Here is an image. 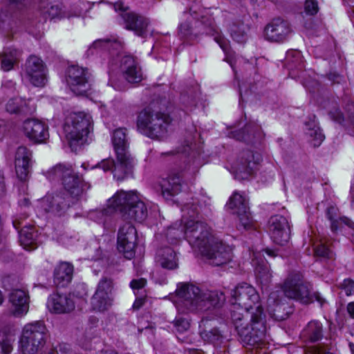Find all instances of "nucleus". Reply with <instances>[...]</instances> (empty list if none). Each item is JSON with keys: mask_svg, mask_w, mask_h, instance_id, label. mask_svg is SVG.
<instances>
[{"mask_svg": "<svg viewBox=\"0 0 354 354\" xmlns=\"http://www.w3.org/2000/svg\"><path fill=\"white\" fill-rule=\"evenodd\" d=\"M286 61L290 65V67L301 69L304 67V63L300 51L290 50L287 53Z\"/></svg>", "mask_w": 354, "mask_h": 354, "instance_id": "obj_45", "label": "nucleus"}, {"mask_svg": "<svg viewBox=\"0 0 354 354\" xmlns=\"http://www.w3.org/2000/svg\"><path fill=\"white\" fill-rule=\"evenodd\" d=\"M19 59V52L17 50H6L1 57V68L4 71H10Z\"/></svg>", "mask_w": 354, "mask_h": 354, "instance_id": "obj_42", "label": "nucleus"}, {"mask_svg": "<svg viewBox=\"0 0 354 354\" xmlns=\"http://www.w3.org/2000/svg\"><path fill=\"white\" fill-rule=\"evenodd\" d=\"M229 208L233 214H236L239 220V227L248 230L252 225V217L249 211L247 200L243 195L234 192L228 203Z\"/></svg>", "mask_w": 354, "mask_h": 354, "instance_id": "obj_20", "label": "nucleus"}, {"mask_svg": "<svg viewBox=\"0 0 354 354\" xmlns=\"http://www.w3.org/2000/svg\"><path fill=\"white\" fill-rule=\"evenodd\" d=\"M199 22L204 27L205 34L215 35L218 33L214 21L211 17L202 16Z\"/></svg>", "mask_w": 354, "mask_h": 354, "instance_id": "obj_49", "label": "nucleus"}, {"mask_svg": "<svg viewBox=\"0 0 354 354\" xmlns=\"http://www.w3.org/2000/svg\"><path fill=\"white\" fill-rule=\"evenodd\" d=\"M58 353L60 352L61 354H69L71 351V347L67 344H60L58 346Z\"/></svg>", "mask_w": 354, "mask_h": 354, "instance_id": "obj_60", "label": "nucleus"}, {"mask_svg": "<svg viewBox=\"0 0 354 354\" xmlns=\"http://www.w3.org/2000/svg\"><path fill=\"white\" fill-rule=\"evenodd\" d=\"M145 299L144 298H138L133 303V308L135 309H139L145 304Z\"/></svg>", "mask_w": 354, "mask_h": 354, "instance_id": "obj_63", "label": "nucleus"}, {"mask_svg": "<svg viewBox=\"0 0 354 354\" xmlns=\"http://www.w3.org/2000/svg\"><path fill=\"white\" fill-rule=\"evenodd\" d=\"M15 341L11 334L0 333V348L3 353L8 354L12 351V344Z\"/></svg>", "mask_w": 354, "mask_h": 354, "instance_id": "obj_46", "label": "nucleus"}, {"mask_svg": "<svg viewBox=\"0 0 354 354\" xmlns=\"http://www.w3.org/2000/svg\"><path fill=\"white\" fill-rule=\"evenodd\" d=\"M112 142L120 165L116 166L115 176L120 180L131 176L133 167V158L128 151L127 129L119 128L115 129L112 136Z\"/></svg>", "mask_w": 354, "mask_h": 354, "instance_id": "obj_9", "label": "nucleus"}, {"mask_svg": "<svg viewBox=\"0 0 354 354\" xmlns=\"http://www.w3.org/2000/svg\"><path fill=\"white\" fill-rule=\"evenodd\" d=\"M268 232L272 241L284 245L290 239V226L288 219L281 215L272 216L268 223Z\"/></svg>", "mask_w": 354, "mask_h": 354, "instance_id": "obj_18", "label": "nucleus"}, {"mask_svg": "<svg viewBox=\"0 0 354 354\" xmlns=\"http://www.w3.org/2000/svg\"><path fill=\"white\" fill-rule=\"evenodd\" d=\"M328 79L332 82V84H340L343 80V77L337 73H330L328 74Z\"/></svg>", "mask_w": 354, "mask_h": 354, "instance_id": "obj_59", "label": "nucleus"}, {"mask_svg": "<svg viewBox=\"0 0 354 354\" xmlns=\"http://www.w3.org/2000/svg\"><path fill=\"white\" fill-rule=\"evenodd\" d=\"M102 48V49H109L112 48L118 50L122 48V42L116 39L113 40L107 39H97L95 41L92 46L91 48Z\"/></svg>", "mask_w": 354, "mask_h": 354, "instance_id": "obj_43", "label": "nucleus"}, {"mask_svg": "<svg viewBox=\"0 0 354 354\" xmlns=\"http://www.w3.org/2000/svg\"><path fill=\"white\" fill-rule=\"evenodd\" d=\"M301 335L309 342L314 343L320 341L324 337L322 324L317 320L309 322L303 329Z\"/></svg>", "mask_w": 354, "mask_h": 354, "instance_id": "obj_36", "label": "nucleus"}, {"mask_svg": "<svg viewBox=\"0 0 354 354\" xmlns=\"http://www.w3.org/2000/svg\"><path fill=\"white\" fill-rule=\"evenodd\" d=\"M73 266L67 262L59 263L54 271V283L60 287L67 286L72 280Z\"/></svg>", "mask_w": 354, "mask_h": 354, "instance_id": "obj_35", "label": "nucleus"}, {"mask_svg": "<svg viewBox=\"0 0 354 354\" xmlns=\"http://www.w3.org/2000/svg\"><path fill=\"white\" fill-rule=\"evenodd\" d=\"M47 329L42 322L27 324L22 330L20 338L21 354H37L44 348Z\"/></svg>", "mask_w": 354, "mask_h": 354, "instance_id": "obj_10", "label": "nucleus"}, {"mask_svg": "<svg viewBox=\"0 0 354 354\" xmlns=\"http://www.w3.org/2000/svg\"><path fill=\"white\" fill-rule=\"evenodd\" d=\"M264 136L261 126L256 122H249L243 129L230 133V137L257 148L261 145Z\"/></svg>", "mask_w": 354, "mask_h": 354, "instance_id": "obj_19", "label": "nucleus"}, {"mask_svg": "<svg viewBox=\"0 0 354 354\" xmlns=\"http://www.w3.org/2000/svg\"><path fill=\"white\" fill-rule=\"evenodd\" d=\"M66 82L71 91L77 95H85L91 88L90 73L86 68L78 66L68 67Z\"/></svg>", "mask_w": 354, "mask_h": 354, "instance_id": "obj_14", "label": "nucleus"}, {"mask_svg": "<svg viewBox=\"0 0 354 354\" xmlns=\"http://www.w3.org/2000/svg\"><path fill=\"white\" fill-rule=\"evenodd\" d=\"M35 233L32 227H24L19 232L21 245L27 250L36 248Z\"/></svg>", "mask_w": 354, "mask_h": 354, "instance_id": "obj_40", "label": "nucleus"}, {"mask_svg": "<svg viewBox=\"0 0 354 354\" xmlns=\"http://www.w3.org/2000/svg\"><path fill=\"white\" fill-rule=\"evenodd\" d=\"M147 283L146 279L140 278L138 279H133L130 283V286L133 290H139L145 287Z\"/></svg>", "mask_w": 354, "mask_h": 354, "instance_id": "obj_58", "label": "nucleus"}, {"mask_svg": "<svg viewBox=\"0 0 354 354\" xmlns=\"http://www.w3.org/2000/svg\"><path fill=\"white\" fill-rule=\"evenodd\" d=\"M41 8L44 10V13L48 15L51 19L56 18L61 14V8L59 5H52L48 8L45 6L44 0H40Z\"/></svg>", "mask_w": 354, "mask_h": 354, "instance_id": "obj_51", "label": "nucleus"}, {"mask_svg": "<svg viewBox=\"0 0 354 354\" xmlns=\"http://www.w3.org/2000/svg\"><path fill=\"white\" fill-rule=\"evenodd\" d=\"M137 239V231L130 222H126L119 227L117 239L118 249L125 258L131 259L135 256Z\"/></svg>", "mask_w": 354, "mask_h": 354, "instance_id": "obj_17", "label": "nucleus"}, {"mask_svg": "<svg viewBox=\"0 0 354 354\" xmlns=\"http://www.w3.org/2000/svg\"><path fill=\"white\" fill-rule=\"evenodd\" d=\"M203 337L205 340L213 344L215 346H219L223 340V336L217 328H212L203 333Z\"/></svg>", "mask_w": 354, "mask_h": 354, "instance_id": "obj_47", "label": "nucleus"}, {"mask_svg": "<svg viewBox=\"0 0 354 354\" xmlns=\"http://www.w3.org/2000/svg\"><path fill=\"white\" fill-rule=\"evenodd\" d=\"M176 235L177 231L175 227L170 226L166 230L165 236L167 242L171 244V246H176Z\"/></svg>", "mask_w": 354, "mask_h": 354, "instance_id": "obj_53", "label": "nucleus"}, {"mask_svg": "<svg viewBox=\"0 0 354 354\" xmlns=\"http://www.w3.org/2000/svg\"><path fill=\"white\" fill-rule=\"evenodd\" d=\"M257 308L256 313L244 315L232 310V322L244 346L259 347L266 335V314Z\"/></svg>", "mask_w": 354, "mask_h": 354, "instance_id": "obj_3", "label": "nucleus"}, {"mask_svg": "<svg viewBox=\"0 0 354 354\" xmlns=\"http://www.w3.org/2000/svg\"><path fill=\"white\" fill-rule=\"evenodd\" d=\"M200 252L214 266L227 264L232 259V249L216 237Z\"/></svg>", "mask_w": 354, "mask_h": 354, "instance_id": "obj_12", "label": "nucleus"}, {"mask_svg": "<svg viewBox=\"0 0 354 354\" xmlns=\"http://www.w3.org/2000/svg\"><path fill=\"white\" fill-rule=\"evenodd\" d=\"M257 280L263 285L268 284L272 278V273L268 262L261 252L254 253L252 259Z\"/></svg>", "mask_w": 354, "mask_h": 354, "instance_id": "obj_30", "label": "nucleus"}, {"mask_svg": "<svg viewBox=\"0 0 354 354\" xmlns=\"http://www.w3.org/2000/svg\"><path fill=\"white\" fill-rule=\"evenodd\" d=\"M282 290L286 297L299 301L302 304H309L316 300L322 306L326 302L319 292H310L309 285L304 282L303 275L300 272L290 274L282 286Z\"/></svg>", "mask_w": 354, "mask_h": 354, "instance_id": "obj_7", "label": "nucleus"}, {"mask_svg": "<svg viewBox=\"0 0 354 354\" xmlns=\"http://www.w3.org/2000/svg\"><path fill=\"white\" fill-rule=\"evenodd\" d=\"M91 129V116L82 112L71 113L64 125V133L71 147L82 145Z\"/></svg>", "mask_w": 354, "mask_h": 354, "instance_id": "obj_11", "label": "nucleus"}, {"mask_svg": "<svg viewBox=\"0 0 354 354\" xmlns=\"http://www.w3.org/2000/svg\"><path fill=\"white\" fill-rule=\"evenodd\" d=\"M291 32L290 24L280 18L273 19L264 28V37L266 40L282 43L286 41Z\"/></svg>", "mask_w": 354, "mask_h": 354, "instance_id": "obj_23", "label": "nucleus"}, {"mask_svg": "<svg viewBox=\"0 0 354 354\" xmlns=\"http://www.w3.org/2000/svg\"><path fill=\"white\" fill-rule=\"evenodd\" d=\"M326 217L330 221L332 231L335 232L342 227L343 225L354 229V223L347 217L339 216L336 207L330 206L326 209Z\"/></svg>", "mask_w": 354, "mask_h": 354, "instance_id": "obj_37", "label": "nucleus"}, {"mask_svg": "<svg viewBox=\"0 0 354 354\" xmlns=\"http://www.w3.org/2000/svg\"><path fill=\"white\" fill-rule=\"evenodd\" d=\"M342 288L345 291L347 296L354 293V281L351 279H346L341 284Z\"/></svg>", "mask_w": 354, "mask_h": 354, "instance_id": "obj_54", "label": "nucleus"}, {"mask_svg": "<svg viewBox=\"0 0 354 354\" xmlns=\"http://www.w3.org/2000/svg\"><path fill=\"white\" fill-rule=\"evenodd\" d=\"M114 7L115 10H120L122 11L120 15L127 29L134 31L140 37L145 36L149 24L147 19L133 12L127 11L121 3H116Z\"/></svg>", "mask_w": 354, "mask_h": 354, "instance_id": "obj_26", "label": "nucleus"}, {"mask_svg": "<svg viewBox=\"0 0 354 354\" xmlns=\"http://www.w3.org/2000/svg\"><path fill=\"white\" fill-rule=\"evenodd\" d=\"M121 71L124 78L130 83L140 82L142 79L141 69L131 55L124 56L121 60Z\"/></svg>", "mask_w": 354, "mask_h": 354, "instance_id": "obj_31", "label": "nucleus"}, {"mask_svg": "<svg viewBox=\"0 0 354 354\" xmlns=\"http://www.w3.org/2000/svg\"><path fill=\"white\" fill-rule=\"evenodd\" d=\"M181 223L185 225L184 236L193 248L200 252L216 237L212 235L207 223L196 220L198 214V205L194 201L185 203L181 206Z\"/></svg>", "mask_w": 354, "mask_h": 354, "instance_id": "obj_4", "label": "nucleus"}, {"mask_svg": "<svg viewBox=\"0 0 354 354\" xmlns=\"http://www.w3.org/2000/svg\"><path fill=\"white\" fill-rule=\"evenodd\" d=\"M25 77L35 86L45 85L46 68L39 57L35 55L28 57L25 65Z\"/></svg>", "mask_w": 354, "mask_h": 354, "instance_id": "obj_21", "label": "nucleus"}, {"mask_svg": "<svg viewBox=\"0 0 354 354\" xmlns=\"http://www.w3.org/2000/svg\"><path fill=\"white\" fill-rule=\"evenodd\" d=\"M186 132L185 145L183 146L180 151L178 150V159L185 158L186 165H189L199 158L202 152V142L200 140L201 135L197 132L194 124H191Z\"/></svg>", "mask_w": 354, "mask_h": 354, "instance_id": "obj_16", "label": "nucleus"}, {"mask_svg": "<svg viewBox=\"0 0 354 354\" xmlns=\"http://www.w3.org/2000/svg\"><path fill=\"white\" fill-rule=\"evenodd\" d=\"M319 11L317 0H306L304 3V12L306 15L314 16Z\"/></svg>", "mask_w": 354, "mask_h": 354, "instance_id": "obj_52", "label": "nucleus"}, {"mask_svg": "<svg viewBox=\"0 0 354 354\" xmlns=\"http://www.w3.org/2000/svg\"><path fill=\"white\" fill-rule=\"evenodd\" d=\"M113 281L111 278L102 277L97 283L96 290L91 297V304L93 310L102 312L110 308L113 301Z\"/></svg>", "mask_w": 354, "mask_h": 354, "instance_id": "obj_13", "label": "nucleus"}, {"mask_svg": "<svg viewBox=\"0 0 354 354\" xmlns=\"http://www.w3.org/2000/svg\"><path fill=\"white\" fill-rule=\"evenodd\" d=\"M21 131L30 142L35 144L43 143L49 137L48 125L35 118L26 120L23 122Z\"/></svg>", "mask_w": 354, "mask_h": 354, "instance_id": "obj_22", "label": "nucleus"}, {"mask_svg": "<svg viewBox=\"0 0 354 354\" xmlns=\"http://www.w3.org/2000/svg\"><path fill=\"white\" fill-rule=\"evenodd\" d=\"M214 39L221 49L226 53L229 50V41L219 35H216Z\"/></svg>", "mask_w": 354, "mask_h": 354, "instance_id": "obj_56", "label": "nucleus"}, {"mask_svg": "<svg viewBox=\"0 0 354 354\" xmlns=\"http://www.w3.org/2000/svg\"><path fill=\"white\" fill-rule=\"evenodd\" d=\"M306 354H333L329 351H326L321 347L315 348L312 352L307 353Z\"/></svg>", "mask_w": 354, "mask_h": 354, "instance_id": "obj_62", "label": "nucleus"}, {"mask_svg": "<svg viewBox=\"0 0 354 354\" xmlns=\"http://www.w3.org/2000/svg\"><path fill=\"white\" fill-rule=\"evenodd\" d=\"M268 301L269 303V306H270L271 302L275 303L274 307L272 309L269 310L270 313H272L273 317L277 319H283L285 318L284 315L279 314L281 309H284V308H283V304H281L280 301H277V293L272 292L270 295Z\"/></svg>", "mask_w": 354, "mask_h": 354, "instance_id": "obj_48", "label": "nucleus"}, {"mask_svg": "<svg viewBox=\"0 0 354 354\" xmlns=\"http://www.w3.org/2000/svg\"><path fill=\"white\" fill-rule=\"evenodd\" d=\"M80 342L84 349H92L93 343L96 344L100 342V338L95 331L90 330L86 332Z\"/></svg>", "mask_w": 354, "mask_h": 354, "instance_id": "obj_44", "label": "nucleus"}, {"mask_svg": "<svg viewBox=\"0 0 354 354\" xmlns=\"http://www.w3.org/2000/svg\"><path fill=\"white\" fill-rule=\"evenodd\" d=\"M10 9H21L30 2V0H8Z\"/></svg>", "mask_w": 354, "mask_h": 354, "instance_id": "obj_55", "label": "nucleus"}, {"mask_svg": "<svg viewBox=\"0 0 354 354\" xmlns=\"http://www.w3.org/2000/svg\"><path fill=\"white\" fill-rule=\"evenodd\" d=\"M156 262L165 269H175L177 266L176 246H165L160 249L156 256Z\"/></svg>", "mask_w": 354, "mask_h": 354, "instance_id": "obj_33", "label": "nucleus"}, {"mask_svg": "<svg viewBox=\"0 0 354 354\" xmlns=\"http://www.w3.org/2000/svg\"><path fill=\"white\" fill-rule=\"evenodd\" d=\"M6 193V185L4 176L0 171V197L3 196Z\"/></svg>", "mask_w": 354, "mask_h": 354, "instance_id": "obj_61", "label": "nucleus"}, {"mask_svg": "<svg viewBox=\"0 0 354 354\" xmlns=\"http://www.w3.org/2000/svg\"><path fill=\"white\" fill-rule=\"evenodd\" d=\"M201 96L199 85L192 81L188 85L182 88L178 97V110L183 111L185 115L192 111L197 106Z\"/></svg>", "mask_w": 354, "mask_h": 354, "instance_id": "obj_24", "label": "nucleus"}, {"mask_svg": "<svg viewBox=\"0 0 354 354\" xmlns=\"http://www.w3.org/2000/svg\"><path fill=\"white\" fill-rule=\"evenodd\" d=\"M189 326V319L187 317L178 316V333L187 330Z\"/></svg>", "mask_w": 354, "mask_h": 354, "instance_id": "obj_57", "label": "nucleus"}, {"mask_svg": "<svg viewBox=\"0 0 354 354\" xmlns=\"http://www.w3.org/2000/svg\"><path fill=\"white\" fill-rule=\"evenodd\" d=\"M46 306L51 313L66 314L75 309V303L66 295L53 293L48 297Z\"/></svg>", "mask_w": 354, "mask_h": 354, "instance_id": "obj_27", "label": "nucleus"}, {"mask_svg": "<svg viewBox=\"0 0 354 354\" xmlns=\"http://www.w3.org/2000/svg\"><path fill=\"white\" fill-rule=\"evenodd\" d=\"M32 152L26 147H19L15 153V165L18 178L26 180L31 163Z\"/></svg>", "mask_w": 354, "mask_h": 354, "instance_id": "obj_29", "label": "nucleus"}, {"mask_svg": "<svg viewBox=\"0 0 354 354\" xmlns=\"http://www.w3.org/2000/svg\"><path fill=\"white\" fill-rule=\"evenodd\" d=\"M10 304V313L15 317H21L26 315L29 308L28 296L27 293L20 289L13 290L9 296Z\"/></svg>", "mask_w": 354, "mask_h": 354, "instance_id": "obj_28", "label": "nucleus"}, {"mask_svg": "<svg viewBox=\"0 0 354 354\" xmlns=\"http://www.w3.org/2000/svg\"><path fill=\"white\" fill-rule=\"evenodd\" d=\"M46 177L51 181L61 180L64 191L48 194L39 201V207L46 212L60 214L64 212L89 187L68 165H56L47 171Z\"/></svg>", "mask_w": 354, "mask_h": 354, "instance_id": "obj_1", "label": "nucleus"}, {"mask_svg": "<svg viewBox=\"0 0 354 354\" xmlns=\"http://www.w3.org/2000/svg\"><path fill=\"white\" fill-rule=\"evenodd\" d=\"M314 256L317 261L325 262L335 259L334 252L322 242L313 245Z\"/></svg>", "mask_w": 354, "mask_h": 354, "instance_id": "obj_41", "label": "nucleus"}, {"mask_svg": "<svg viewBox=\"0 0 354 354\" xmlns=\"http://www.w3.org/2000/svg\"><path fill=\"white\" fill-rule=\"evenodd\" d=\"M6 109L8 113L15 114H27L33 111L29 107L28 102L20 97L10 99L6 104Z\"/></svg>", "mask_w": 354, "mask_h": 354, "instance_id": "obj_39", "label": "nucleus"}, {"mask_svg": "<svg viewBox=\"0 0 354 354\" xmlns=\"http://www.w3.org/2000/svg\"><path fill=\"white\" fill-rule=\"evenodd\" d=\"M230 296L231 313L234 310L247 315L256 313L257 308L259 310L263 311L259 293L253 286L247 283L237 285L230 291Z\"/></svg>", "mask_w": 354, "mask_h": 354, "instance_id": "obj_8", "label": "nucleus"}, {"mask_svg": "<svg viewBox=\"0 0 354 354\" xmlns=\"http://www.w3.org/2000/svg\"><path fill=\"white\" fill-rule=\"evenodd\" d=\"M324 109H328V115L334 122L339 124L347 133L354 136V104H348L344 114L337 106L335 100L327 99L320 103Z\"/></svg>", "mask_w": 354, "mask_h": 354, "instance_id": "obj_15", "label": "nucleus"}, {"mask_svg": "<svg viewBox=\"0 0 354 354\" xmlns=\"http://www.w3.org/2000/svg\"><path fill=\"white\" fill-rule=\"evenodd\" d=\"M117 160H118L117 159ZM120 165V162L118 161L117 163L114 162V160L111 158H106L102 160L100 162H99L97 165H96L95 167H93V168H101L104 171H111L113 174V176L115 178H116L118 180H120L115 176V170L116 166Z\"/></svg>", "mask_w": 354, "mask_h": 354, "instance_id": "obj_50", "label": "nucleus"}, {"mask_svg": "<svg viewBox=\"0 0 354 354\" xmlns=\"http://www.w3.org/2000/svg\"><path fill=\"white\" fill-rule=\"evenodd\" d=\"M225 300L226 297L222 291L204 290L192 283H178V313L220 308Z\"/></svg>", "mask_w": 354, "mask_h": 354, "instance_id": "obj_2", "label": "nucleus"}, {"mask_svg": "<svg viewBox=\"0 0 354 354\" xmlns=\"http://www.w3.org/2000/svg\"><path fill=\"white\" fill-rule=\"evenodd\" d=\"M108 203L109 207L119 211L127 222H142L147 217V206L136 192L118 191Z\"/></svg>", "mask_w": 354, "mask_h": 354, "instance_id": "obj_5", "label": "nucleus"}, {"mask_svg": "<svg viewBox=\"0 0 354 354\" xmlns=\"http://www.w3.org/2000/svg\"><path fill=\"white\" fill-rule=\"evenodd\" d=\"M162 196L166 201L175 203L177 193V171L176 169L169 171L160 181Z\"/></svg>", "mask_w": 354, "mask_h": 354, "instance_id": "obj_32", "label": "nucleus"}, {"mask_svg": "<svg viewBox=\"0 0 354 354\" xmlns=\"http://www.w3.org/2000/svg\"><path fill=\"white\" fill-rule=\"evenodd\" d=\"M250 30L248 24L242 21L237 20L234 21L230 28V36L232 39L239 43L245 44L248 38V32Z\"/></svg>", "mask_w": 354, "mask_h": 354, "instance_id": "obj_38", "label": "nucleus"}, {"mask_svg": "<svg viewBox=\"0 0 354 354\" xmlns=\"http://www.w3.org/2000/svg\"><path fill=\"white\" fill-rule=\"evenodd\" d=\"M171 122V119L168 115L147 106L138 113L136 124L138 129L142 134L151 138H158L167 132Z\"/></svg>", "mask_w": 354, "mask_h": 354, "instance_id": "obj_6", "label": "nucleus"}, {"mask_svg": "<svg viewBox=\"0 0 354 354\" xmlns=\"http://www.w3.org/2000/svg\"><path fill=\"white\" fill-rule=\"evenodd\" d=\"M346 310L351 318L354 319V302L348 303Z\"/></svg>", "mask_w": 354, "mask_h": 354, "instance_id": "obj_64", "label": "nucleus"}, {"mask_svg": "<svg viewBox=\"0 0 354 354\" xmlns=\"http://www.w3.org/2000/svg\"><path fill=\"white\" fill-rule=\"evenodd\" d=\"M261 160V155L251 150H245L241 153L236 166V174L241 175L242 179L252 176Z\"/></svg>", "mask_w": 354, "mask_h": 354, "instance_id": "obj_25", "label": "nucleus"}, {"mask_svg": "<svg viewBox=\"0 0 354 354\" xmlns=\"http://www.w3.org/2000/svg\"><path fill=\"white\" fill-rule=\"evenodd\" d=\"M306 134L308 141L314 147L320 146L325 138L318 123L315 115L309 117L308 120L305 122Z\"/></svg>", "mask_w": 354, "mask_h": 354, "instance_id": "obj_34", "label": "nucleus"}]
</instances>
